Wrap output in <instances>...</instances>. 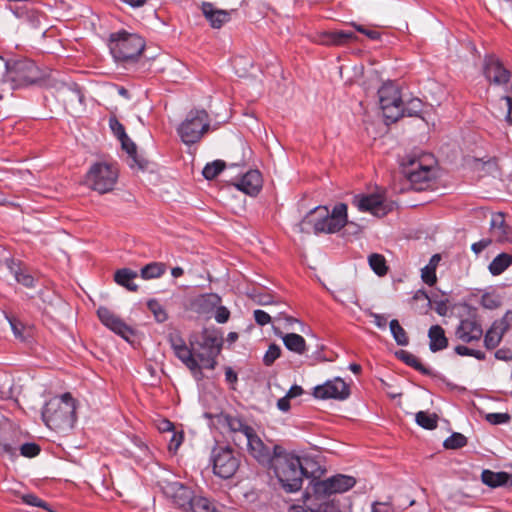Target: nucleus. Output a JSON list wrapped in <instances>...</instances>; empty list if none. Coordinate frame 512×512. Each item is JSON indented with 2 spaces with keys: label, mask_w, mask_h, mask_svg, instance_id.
Listing matches in <instances>:
<instances>
[{
  "label": "nucleus",
  "mask_w": 512,
  "mask_h": 512,
  "mask_svg": "<svg viewBox=\"0 0 512 512\" xmlns=\"http://www.w3.org/2000/svg\"><path fill=\"white\" fill-rule=\"evenodd\" d=\"M438 417L434 413H428L425 411H419L415 415L416 423L427 430H433L437 427Z\"/></svg>",
  "instance_id": "37"
},
{
  "label": "nucleus",
  "mask_w": 512,
  "mask_h": 512,
  "mask_svg": "<svg viewBox=\"0 0 512 512\" xmlns=\"http://www.w3.org/2000/svg\"><path fill=\"white\" fill-rule=\"evenodd\" d=\"M281 355V348L279 345L272 343L269 345L266 353L263 357V363L266 366H271L276 359H278Z\"/></svg>",
  "instance_id": "49"
},
{
  "label": "nucleus",
  "mask_w": 512,
  "mask_h": 512,
  "mask_svg": "<svg viewBox=\"0 0 512 512\" xmlns=\"http://www.w3.org/2000/svg\"><path fill=\"white\" fill-rule=\"evenodd\" d=\"M169 342L173 351L187 345L185 340L177 333L170 334Z\"/></svg>",
  "instance_id": "62"
},
{
  "label": "nucleus",
  "mask_w": 512,
  "mask_h": 512,
  "mask_svg": "<svg viewBox=\"0 0 512 512\" xmlns=\"http://www.w3.org/2000/svg\"><path fill=\"white\" fill-rule=\"evenodd\" d=\"M270 466L286 492L299 491L302 488L303 478L308 477L301 459L292 453L285 452L279 445H274V461Z\"/></svg>",
  "instance_id": "2"
},
{
  "label": "nucleus",
  "mask_w": 512,
  "mask_h": 512,
  "mask_svg": "<svg viewBox=\"0 0 512 512\" xmlns=\"http://www.w3.org/2000/svg\"><path fill=\"white\" fill-rule=\"evenodd\" d=\"M484 77L493 85L505 86L511 79V72L495 55H486L483 61Z\"/></svg>",
  "instance_id": "12"
},
{
  "label": "nucleus",
  "mask_w": 512,
  "mask_h": 512,
  "mask_svg": "<svg viewBox=\"0 0 512 512\" xmlns=\"http://www.w3.org/2000/svg\"><path fill=\"white\" fill-rule=\"evenodd\" d=\"M214 318L217 323L223 324L226 323L229 319L230 312L225 306H220V304L215 308Z\"/></svg>",
  "instance_id": "57"
},
{
  "label": "nucleus",
  "mask_w": 512,
  "mask_h": 512,
  "mask_svg": "<svg viewBox=\"0 0 512 512\" xmlns=\"http://www.w3.org/2000/svg\"><path fill=\"white\" fill-rule=\"evenodd\" d=\"M165 495L171 499L173 504L184 512L189 510V506L195 497L194 492L180 482H169L164 487Z\"/></svg>",
  "instance_id": "17"
},
{
  "label": "nucleus",
  "mask_w": 512,
  "mask_h": 512,
  "mask_svg": "<svg viewBox=\"0 0 512 512\" xmlns=\"http://www.w3.org/2000/svg\"><path fill=\"white\" fill-rule=\"evenodd\" d=\"M218 420L224 427H227L229 432L242 436L243 441L254 431L253 427L238 416L222 413L218 416Z\"/></svg>",
  "instance_id": "21"
},
{
  "label": "nucleus",
  "mask_w": 512,
  "mask_h": 512,
  "mask_svg": "<svg viewBox=\"0 0 512 512\" xmlns=\"http://www.w3.org/2000/svg\"><path fill=\"white\" fill-rule=\"evenodd\" d=\"M494 356L498 360L509 361L512 360V350L509 348H500L495 352Z\"/></svg>",
  "instance_id": "64"
},
{
  "label": "nucleus",
  "mask_w": 512,
  "mask_h": 512,
  "mask_svg": "<svg viewBox=\"0 0 512 512\" xmlns=\"http://www.w3.org/2000/svg\"><path fill=\"white\" fill-rule=\"evenodd\" d=\"M254 320L259 326H265L271 322V316L264 310H254Z\"/></svg>",
  "instance_id": "56"
},
{
  "label": "nucleus",
  "mask_w": 512,
  "mask_h": 512,
  "mask_svg": "<svg viewBox=\"0 0 512 512\" xmlns=\"http://www.w3.org/2000/svg\"><path fill=\"white\" fill-rule=\"evenodd\" d=\"M187 512H222L214 502L207 497L195 495Z\"/></svg>",
  "instance_id": "33"
},
{
  "label": "nucleus",
  "mask_w": 512,
  "mask_h": 512,
  "mask_svg": "<svg viewBox=\"0 0 512 512\" xmlns=\"http://www.w3.org/2000/svg\"><path fill=\"white\" fill-rule=\"evenodd\" d=\"M511 327L512 311L508 310L500 319H496L484 334L485 348L487 350L495 349Z\"/></svg>",
  "instance_id": "15"
},
{
  "label": "nucleus",
  "mask_w": 512,
  "mask_h": 512,
  "mask_svg": "<svg viewBox=\"0 0 512 512\" xmlns=\"http://www.w3.org/2000/svg\"><path fill=\"white\" fill-rule=\"evenodd\" d=\"M235 187L250 196H256L262 188V176L258 170H249L236 183Z\"/></svg>",
  "instance_id": "23"
},
{
  "label": "nucleus",
  "mask_w": 512,
  "mask_h": 512,
  "mask_svg": "<svg viewBox=\"0 0 512 512\" xmlns=\"http://www.w3.org/2000/svg\"><path fill=\"white\" fill-rule=\"evenodd\" d=\"M21 499H22V502L25 503L26 505L33 506V507H40L47 511H51V507L49 506V504L47 502L43 501L42 499H40L39 497H37L33 493L24 494V495H22Z\"/></svg>",
  "instance_id": "48"
},
{
  "label": "nucleus",
  "mask_w": 512,
  "mask_h": 512,
  "mask_svg": "<svg viewBox=\"0 0 512 512\" xmlns=\"http://www.w3.org/2000/svg\"><path fill=\"white\" fill-rule=\"evenodd\" d=\"M202 12L211 27L219 29L231 19L234 10L218 9L211 2H202Z\"/></svg>",
  "instance_id": "24"
},
{
  "label": "nucleus",
  "mask_w": 512,
  "mask_h": 512,
  "mask_svg": "<svg viewBox=\"0 0 512 512\" xmlns=\"http://www.w3.org/2000/svg\"><path fill=\"white\" fill-rule=\"evenodd\" d=\"M6 81L13 89L26 88L32 85L44 86L47 83V73L40 69L30 59H18L5 63Z\"/></svg>",
  "instance_id": "5"
},
{
  "label": "nucleus",
  "mask_w": 512,
  "mask_h": 512,
  "mask_svg": "<svg viewBox=\"0 0 512 512\" xmlns=\"http://www.w3.org/2000/svg\"><path fill=\"white\" fill-rule=\"evenodd\" d=\"M356 480L352 476L337 474L320 482L319 487L325 494L344 493L353 488Z\"/></svg>",
  "instance_id": "20"
},
{
  "label": "nucleus",
  "mask_w": 512,
  "mask_h": 512,
  "mask_svg": "<svg viewBox=\"0 0 512 512\" xmlns=\"http://www.w3.org/2000/svg\"><path fill=\"white\" fill-rule=\"evenodd\" d=\"M13 15L23 21L28 22L31 26L36 27L40 23V14L35 9L29 7L26 4L19 5L18 2H15L14 5L9 3L6 6Z\"/></svg>",
  "instance_id": "26"
},
{
  "label": "nucleus",
  "mask_w": 512,
  "mask_h": 512,
  "mask_svg": "<svg viewBox=\"0 0 512 512\" xmlns=\"http://www.w3.org/2000/svg\"><path fill=\"white\" fill-rule=\"evenodd\" d=\"M314 512H340L337 507L329 502H322L314 507Z\"/></svg>",
  "instance_id": "63"
},
{
  "label": "nucleus",
  "mask_w": 512,
  "mask_h": 512,
  "mask_svg": "<svg viewBox=\"0 0 512 512\" xmlns=\"http://www.w3.org/2000/svg\"><path fill=\"white\" fill-rule=\"evenodd\" d=\"M22 433L18 427L3 416L0 422V454L10 458L17 455Z\"/></svg>",
  "instance_id": "11"
},
{
  "label": "nucleus",
  "mask_w": 512,
  "mask_h": 512,
  "mask_svg": "<svg viewBox=\"0 0 512 512\" xmlns=\"http://www.w3.org/2000/svg\"><path fill=\"white\" fill-rule=\"evenodd\" d=\"M396 356L398 359L403 361L406 365L414 368L418 372L423 375L431 376L432 370L426 366H424L420 360L412 353L406 350H400L396 352Z\"/></svg>",
  "instance_id": "32"
},
{
  "label": "nucleus",
  "mask_w": 512,
  "mask_h": 512,
  "mask_svg": "<svg viewBox=\"0 0 512 512\" xmlns=\"http://www.w3.org/2000/svg\"><path fill=\"white\" fill-rule=\"evenodd\" d=\"M248 451L262 465H271L274 461V448L271 450L255 433V430L244 440Z\"/></svg>",
  "instance_id": "19"
},
{
  "label": "nucleus",
  "mask_w": 512,
  "mask_h": 512,
  "mask_svg": "<svg viewBox=\"0 0 512 512\" xmlns=\"http://www.w3.org/2000/svg\"><path fill=\"white\" fill-rule=\"evenodd\" d=\"M458 340L464 343L479 341L483 336V329L475 314L468 318L461 319L455 330Z\"/></svg>",
  "instance_id": "18"
},
{
  "label": "nucleus",
  "mask_w": 512,
  "mask_h": 512,
  "mask_svg": "<svg viewBox=\"0 0 512 512\" xmlns=\"http://www.w3.org/2000/svg\"><path fill=\"white\" fill-rule=\"evenodd\" d=\"M378 97L380 108L387 121L394 123L403 116L404 101L395 85L384 84L378 90Z\"/></svg>",
  "instance_id": "8"
},
{
  "label": "nucleus",
  "mask_w": 512,
  "mask_h": 512,
  "mask_svg": "<svg viewBox=\"0 0 512 512\" xmlns=\"http://www.w3.org/2000/svg\"><path fill=\"white\" fill-rule=\"evenodd\" d=\"M284 346L291 352L302 355L307 350L305 339L296 333H288L282 337Z\"/></svg>",
  "instance_id": "31"
},
{
  "label": "nucleus",
  "mask_w": 512,
  "mask_h": 512,
  "mask_svg": "<svg viewBox=\"0 0 512 512\" xmlns=\"http://www.w3.org/2000/svg\"><path fill=\"white\" fill-rule=\"evenodd\" d=\"M429 349L435 353L444 350L448 346V339L444 329L440 325H432L428 331Z\"/></svg>",
  "instance_id": "28"
},
{
  "label": "nucleus",
  "mask_w": 512,
  "mask_h": 512,
  "mask_svg": "<svg viewBox=\"0 0 512 512\" xmlns=\"http://www.w3.org/2000/svg\"><path fill=\"white\" fill-rule=\"evenodd\" d=\"M118 179L117 168L105 162H96L88 170L85 182L89 188L100 194L113 190Z\"/></svg>",
  "instance_id": "7"
},
{
  "label": "nucleus",
  "mask_w": 512,
  "mask_h": 512,
  "mask_svg": "<svg viewBox=\"0 0 512 512\" xmlns=\"http://www.w3.org/2000/svg\"><path fill=\"white\" fill-rule=\"evenodd\" d=\"M403 173L416 191L427 189L434 177L431 165L424 164L419 159H410L408 164H404Z\"/></svg>",
  "instance_id": "10"
},
{
  "label": "nucleus",
  "mask_w": 512,
  "mask_h": 512,
  "mask_svg": "<svg viewBox=\"0 0 512 512\" xmlns=\"http://www.w3.org/2000/svg\"><path fill=\"white\" fill-rule=\"evenodd\" d=\"M221 303V297L216 293H205L190 301V309L200 315L211 313Z\"/></svg>",
  "instance_id": "22"
},
{
  "label": "nucleus",
  "mask_w": 512,
  "mask_h": 512,
  "mask_svg": "<svg viewBox=\"0 0 512 512\" xmlns=\"http://www.w3.org/2000/svg\"><path fill=\"white\" fill-rule=\"evenodd\" d=\"M109 127L117 139L126 138L125 128L115 116L109 118Z\"/></svg>",
  "instance_id": "52"
},
{
  "label": "nucleus",
  "mask_w": 512,
  "mask_h": 512,
  "mask_svg": "<svg viewBox=\"0 0 512 512\" xmlns=\"http://www.w3.org/2000/svg\"><path fill=\"white\" fill-rule=\"evenodd\" d=\"M350 395L348 384L340 377L327 380L321 385L314 387L313 396L317 399H336L345 400Z\"/></svg>",
  "instance_id": "13"
},
{
  "label": "nucleus",
  "mask_w": 512,
  "mask_h": 512,
  "mask_svg": "<svg viewBox=\"0 0 512 512\" xmlns=\"http://www.w3.org/2000/svg\"><path fill=\"white\" fill-rule=\"evenodd\" d=\"M352 203L359 211L369 212L377 217H383L391 210L384 197L379 194L355 195Z\"/></svg>",
  "instance_id": "14"
},
{
  "label": "nucleus",
  "mask_w": 512,
  "mask_h": 512,
  "mask_svg": "<svg viewBox=\"0 0 512 512\" xmlns=\"http://www.w3.org/2000/svg\"><path fill=\"white\" fill-rule=\"evenodd\" d=\"M200 345L202 349L205 350L204 353L218 355L221 347V341L218 337L212 334H204Z\"/></svg>",
  "instance_id": "40"
},
{
  "label": "nucleus",
  "mask_w": 512,
  "mask_h": 512,
  "mask_svg": "<svg viewBox=\"0 0 512 512\" xmlns=\"http://www.w3.org/2000/svg\"><path fill=\"white\" fill-rule=\"evenodd\" d=\"M492 243L491 238H483L471 245V250L479 255L482 251H484L487 247H489Z\"/></svg>",
  "instance_id": "59"
},
{
  "label": "nucleus",
  "mask_w": 512,
  "mask_h": 512,
  "mask_svg": "<svg viewBox=\"0 0 512 512\" xmlns=\"http://www.w3.org/2000/svg\"><path fill=\"white\" fill-rule=\"evenodd\" d=\"M122 145V148L127 152L129 157L131 158L130 166H138L139 168H143L141 162L137 158V147L135 143L128 137L119 139Z\"/></svg>",
  "instance_id": "42"
},
{
  "label": "nucleus",
  "mask_w": 512,
  "mask_h": 512,
  "mask_svg": "<svg viewBox=\"0 0 512 512\" xmlns=\"http://www.w3.org/2000/svg\"><path fill=\"white\" fill-rule=\"evenodd\" d=\"M490 232L492 238L499 243L511 242L512 231L506 224L503 213H497L492 216L490 222Z\"/></svg>",
  "instance_id": "25"
},
{
  "label": "nucleus",
  "mask_w": 512,
  "mask_h": 512,
  "mask_svg": "<svg viewBox=\"0 0 512 512\" xmlns=\"http://www.w3.org/2000/svg\"><path fill=\"white\" fill-rule=\"evenodd\" d=\"M175 356L187 367L188 365L195 366V360L197 359L196 353L187 345L173 351Z\"/></svg>",
  "instance_id": "45"
},
{
  "label": "nucleus",
  "mask_w": 512,
  "mask_h": 512,
  "mask_svg": "<svg viewBox=\"0 0 512 512\" xmlns=\"http://www.w3.org/2000/svg\"><path fill=\"white\" fill-rule=\"evenodd\" d=\"M213 472L220 478H231L239 467V459L230 447H217L212 451Z\"/></svg>",
  "instance_id": "9"
},
{
  "label": "nucleus",
  "mask_w": 512,
  "mask_h": 512,
  "mask_svg": "<svg viewBox=\"0 0 512 512\" xmlns=\"http://www.w3.org/2000/svg\"><path fill=\"white\" fill-rule=\"evenodd\" d=\"M145 40L136 33L120 30L110 34L109 50L114 61L126 66L135 63L145 49Z\"/></svg>",
  "instance_id": "4"
},
{
  "label": "nucleus",
  "mask_w": 512,
  "mask_h": 512,
  "mask_svg": "<svg viewBox=\"0 0 512 512\" xmlns=\"http://www.w3.org/2000/svg\"><path fill=\"white\" fill-rule=\"evenodd\" d=\"M485 419L492 425H501L508 423L511 416L508 413H488Z\"/></svg>",
  "instance_id": "53"
},
{
  "label": "nucleus",
  "mask_w": 512,
  "mask_h": 512,
  "mask_svg": "<svg viewBox=\"0 0 512 512\" xmlns=\"http://www.w3.org/2000/svg\"><path fill=\"white\" fill-rule=\"evenodd\" d=\"M165 270L166 267L163 263L152 262L141 269V277L146 280L159 278L165 273Z\"/></svg>",
  "instance_id": "36"
},
{
  "label": "nucleus",
  "mask_w": 512,
  "mask_h": 512,
  "mask_svg": "<svg viewBox=\"0 0 512 512\" xmlns=\"http://www.w3.org/2000/svg\"><path fill=\"white\" fill-rule=\"evenodd\" d=\"M328 42L334 45H343L355 38V34L348 30L333 31L328 34Z\"/></svg>",
  "instance_id": "44"
},
{
  "label": "nucleus",
  "mask_w": 512,
  "mask_h": 512,
  "mask_svg": "<svg viewBox=\"0 0 512 512\" xmlns=\"http://www.w3.org/2000/svg\"><path fill=\"white\" fill-rule=\"evenodd\" d=\"M467 444V438L458 432L452 433L448 438H446L443 442V446L446 449H460Z\"/></svg>",
  "instance_id": "46"
},
{
  "label": "nucleus",
  "mask_w": 512,
  "mask_h": 512,
  "mask_svg": "<svg viewBox=\"0 0 512 512\" xmlns=\"http://www.w3.org/2000/svg\"><path fill=\"white\" fill-rule=\"evenodd\" d=\"M389 327L395 342L400 346H407L409 343V338L404 328L400 325L399 321L396 319L391 320Z\"/></svg>",
  "instance_id": "38"
},
{
  "label": "nucleus",
  "mask_w": 512,
  "mask_h": 512,
  "mask_svg": "<svg viewBox=\"0 0 512 512\" xmlns=\"http://www.w3.org/2000/svg\"><path fill=\"white\" fill-rule=\"evenodd\" d=\"M138 277V273L130 268H121L115 271L114 281L129 291L136 292L138 286L134 280Z\"/></svg>",
  "instance_id": "29"
},
{
  "label": "nucleus",
  "mask_w": 512,
  "mask_h": 512,
  "mask_svg": "<svg viewBox=\"0 0 512 512\" xmlns=\"http://www.w3.org/2000/svg\"><path fill=\"white\" fill-rule=\"evenodd\" d=\"M512 264V255L508 253L498 254L489 264V272L493 276L502 274Z\"/></svg>",
  "instance_id": "34"
},
{
  "label": "nucleus",
  "mask_w": 512,
  "mask_h": 512,
  "mask_svg": "<svg viewBox=\"0 0 512 512\" xmlns=\"http://www.w3.org/2000/svg\"><path fill=\"white\" fill-rule=\"evenodd\" d=\"M197 360L202 364L201 367H204L206 369H214L216 366V356L212 355L210 353H196Z\"/></svg>",
  "instance_id": "54"
},
{
  "label": "nucleus",
  "mask_w": 512,
  "mask_h": 512,
  "mask_svg": "<svg viewBox=\"0 0 512 512\" xmlns=\"http://www.w3.org/2000/svg\"><path fill=\"white\" fill-rule=\"evenodd\" d=\"M422 101L418 98L410 99L407 103H404L403 116L409 117L419 116L422 112Z\"/></svg>",
  "instance_id": "47"
},
{
  "label": "nucleus",
  "mask_w": 512,
  "mask_h": 512,
  "mask_svg": "<svg viewBox=\"0 0 512 512\" xmlns=\"http://www.w3.org/2000/svg\"><path fill=\"white\" fill-rule=\"evenodd\" d=\"M61 88L68 94L67 98L70 102L76 100L80 105L84 104V94L78 84L74 82L61 83Z\"/></svg>",
  "instance_id": "39"
},
{
  "label": "nucleus",
  "mask_w": 512,
  "mask_h": 512,
  "mask_svg": "<svg viewBox=\"0 0 512 512\" xmlns=\"http://www.w3.org/2000/svg\"><path fill=\"white\" fill-rule=\"evenodd\" d=\"M18 451L22 456L32 458L40 453V447L33 442L21 443L20 441Z\"/></svg>",
  "instance_id": "50"
},
{
  "label": "nucleus",
  "mask_w": 512,
  "mask_h": 512,
  "mask_svg": "<svg viewBox=\"0 0 512 512\" xmlns=\"http://www.w3.org/2000/svg\"><path fill=\"white\" fill-rule=\"evenodd\" d=\"M157 428L161 433H172L175 431L174 424L168 419H160L157 422Z\"/></svg>",
  "instance_id": "61"
},
{
  "label": "nucleus",
  "mask_w": 512,
  "mask_h": 512,
  "mask_svg": "<svg viewBox=\"0 0 512 512\" xmlns=\"http://www.w3.org/2000/svg\"><path fill=\"white\" fill-rule=\"evenodd\" d=\"M225 162L222 160H215L207 163L203 168L202 175L207 180L216 178L225 168Z\"/></svg>",
  "instance_id": "43"
},
{
  "label": "nucleus",
  "mask_w": 512,
  "mask_h": 512,
  "mask_svg": "<svg viewBox=\"0 0 512 512\" xmlns=\"http://www.w3.org/2000/svg\"><path fill=\"white\" fill-rule=\"evenodd\" d=\"M8 321H9V324L11 326L14 336L18 339L23 340L24 339V336H23L24 327H23L22 323L17 321L16 319H10V318L8 319Z\"/></svg>",
  "instance_id": "60"
},
{
  "label": "nucleus",
  "mask_w": 512,
  "mask_h": 512,
  "mask_svg": "<svg viewBox=\"0 0 512 512\" xmlns=\"http://www.w3.org/2000/svg\"><path fill=\"white\" fill-rule=\"evenodd\" d=\"M482 482L492 488L511 485V474L507 472H493L491 470H483L481 474Z\"/></svg>",
  "instance_id": "30"
},
{
  "label": "nucleus",
  "mask_w": 512,
  "mask_h": 512,
  "mask_svg": "<svg viewBox=\"0 0 512 512\" xmlns=\"http://www.w3.org/2000/svg\"><path fill=\"white\" fill-rule=\"evenodd\" d=\"M168 440V450L171 453H176L184 440V433L182 430L174 431L170 433V438Z\"/></svg>",
  "instance_id": "51"
},
{
  "label": "nucleus",
  "mask_w": 512,
  "mask_h": 512,
  "mask_svg": "<svg viewBox=\"0 0 512 512\" xmlns=\"http://www.w3.org/2000/svg\"><path fill=\"white\" fill-rule=\"evenodd\" d=\"M421 279L428 286H433L437 281L436 270L425 265L421 269Z\"/></svg>",
  "instance_id": "55"
},
{
  "label": "nucleus",
  "mask_w": 512,
  "mask_h": 512,
  "mask_svg": "<svg viewBox=\"0 0 512 512\" xmlns=\"http://www.w3.org/2000/svg\"><path fill=\"white\" fill-rule=\"evenodd\" d=\"M42 418L54 430L73 428L76 422V404L72 395L67 392L50 399L42 410Z\"/></svg>",
  "instance_id": "3"
},
{
  "label": "nucleus",
  "mask_w": 512,
  "mask_h": 512,
  "mask_svg": "<svg viewBox=\"0 0 512 512\" xmlns=\"http://www.w3.org/2000/svg\"><path fill=\"white\" fill-rule=\"evenodd\" d=\"M353 27L356 31L366 35L371 40H379L381 38V34L376 30L367 29L362 25L353 23Z\"/></svg>",
  "instance_id": "58"
},
{
  "label": "nucleus",
  "mask_w": 512,
  "mask_h": 512,
  "mask_svg": "<svg viewBox=\"0 0 512 512\" xmlns=\"http://www.w3.org/2000/svg\"><path fill=\"white\" fill-rule=\"evenodd\" d=\"M147 307L149 311L153 314L154 319L158 323H164L168 320V313L164 307L158 300L151 299L147 302Z\"/></svg>",
  "instance_id": "41"
},
{
  "label": "nucleus",
  "mask_w": 512,
  "mask_h": 512,
  "mask_svg": "<svg viewBox=\"0 0 512 512\" xmlns=\"http://www.w3.org/2000/svg\"><path fill=\"white\" fill-rule=\"evenodd\" d=\"M347 223V205L339 203L330 213L326 206H317L310 210L299 223L300 231L315 234L336 233Z\"/></svg>",
  "instance_id": "1"
},
{
  "label": "nucleus",
  "mask_w": 512,
  "mask_h": 512,
  "mask_svg": "<svg viewBox=\"0 0 512 512\" xmlns=\"http://www.w3.org/2000/svg\"><path fill=\"white\" fill-rule=\"evenodd\" d=\"M210 127L209 115L204 109L189 111L177 128V133L186 145L197 143Z\"/></svg>",
  "instance_id": "6"
},
{
  "label": "nucleus",
  "mask_w": 512,
  "mask_h": 512,
  "mask_svg": "<svg viewBox=\"0 0 512 512\" xmlns=\"http://www.w3.org/2000/svg\"><path fill=\"white\" fill-rule=\"evenodd\" d=\"M5 263L15 280L25 287H34V277L21 268V263L13 258H6Z\"/></svg>",
  "instance_id": "27"
},
{
  "label": "nucleus",
  "mask_w": 512,
  "mask_h": 512,
  "mask_svg": "<svg viewBox=\"0 0 512 512\" xmlns=\"http://www.w3.org/2000/svg\"><path fill=\"white\" fill-rule=\"evenodd\" d=\"M97 316L104 326L124 340L129 341L130 337L134 335V330L107 307L100 306L97 309Z\"/></svg>",
  "instance_id": "16"
},
{
  "label": "nucleus",
  "mask_w": 512,
  "mask_h": 512,
  "mask_svg": "<svg viewBox=\"0 0 512 512\" xmlns=\"http://www.w3.org/2000/svg\"><path fill=\"white\" fill-rule=\"evenodd\" d=\"M368 264L373 272L379 277L385 276L388 272L387 262L382 254H370L368 256Z\"/></svg>",
  "instance_id": "35"
}]
</instances>
